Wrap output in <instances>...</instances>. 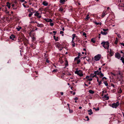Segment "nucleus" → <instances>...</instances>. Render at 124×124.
I'll use <instances>...</instances> for the list:
<instances>
[{
	"instance_id": "nucleus-1",
	"label": "nucleus",
	"mask_w": 124,
	"mask_h": 124,
	"mask_svg": "<svg viewBox=\"0 0 124 124\" xmlns=\"http://www.w3.org/2000/svg\"><path fill=\"white\" fill-rule=\"evenodd\" d=\"M101 44L105 48L108 49L109 46V43L108 42L103 41L101 43Z\"/></svg>"
},
{
	"instance_id": "nucleus-2",
	"label": "nucleus",
	"mask_w": 124,
	"mask_h": 124,
	"mask_svg": "<svg viewBox=\"0 0 124 124\" xmlns=\"http://www.w3.org/2000/svg\"><path fill=\"white\" fill-rule=\"evenodd\" d=\"M75 73L80 77L83 76V75L82 71L80 70L76 71L75 72Z\"/></svg>"
},
{
	"instance_id": "nucleus-3",
	"label": "nucleus",
	"mask_w": 124,
	"mask_h": 124,
	"mask_svg": "<svg viewBox=\"0 0 124 124\" xmlns=\"http://www.w3.org/2000/svg\"><path fill=\"white\" fill-rule=\"evenodd\" d=\"M101 54H98L94 57V60L96 61H98L101 58Z\"/></svg>"
},
{
	"instance_id": "nucleus-4",
	"label": "nucleus",
	"mask_w": 124,
	"mask_h": 124,
	"mask_svg": "<svg viewBox=\"0 0 124 124\" xmlns=\"http://www.w3.org/2000/svg\"><path fill=\"white\" fill-rule=\"evenodd\" d=\"M34 16L39 18H40L41 17V15H40V13L38 11L35 12L34 14Z\"/></svg>"
},
{
	"instance_id": "nucleus-5",
	"label": "nucleus",
	"mask_w": 124,
	"mask_h": 124,
	"mask_svg": "<svg viewBox=\"0 0 124 124\" xmlns=\"http://www.w3.org/2000/svg\"><path fill=\"white\" fill-rule=\"evenodd\" d=\"M119 105V103L117 102L116 103H114L112 104V107L113 108H116Z\"/></svg>"
},
{
	"instance_id": "nucleus-6",
	"label": "nucleus",
	"mask_w": 124,
	"mask_h": 124,
	"mask_svg": "<svg viewBox=\"0 0 124 124\" xmlns=\"http://www.w3.org/2000/svg\"><path fill=\"white\" fill-rule=\"evenodd\" d=\"M115 56L116 58L118 59H119L121 58V55L120 54L118 53H116L115 54Z\"/></svg>"
},
{
	"instance_id": "nucleus-7",
	"label": "nucleus",
	"mask_w": 124,
	"mask_h": 124,
	"mask_svg": "<svg viewBox=\"0 0 124 124\" xmlns=\"http://www.w3.org/2000/svg\"><path fill=\"white\" fill-rule=\"evenodd\" d=\"M15 36L13 34H12L10 36V39H12V40H13L15 38Z\"/></svg>"
},
{
	"instance_id": "nucleus-8",
	"label": "nucleus",
	"mask_w": 124,
	"mask_h": 124,
	"mask_svg": "<svg viewBox=\"0 0 124 124\" xmlns=\"http://www.w3.org/2000/svg\"><path fill=\"white\" fill-rule=\"evenodd\" d=\"M44 20L46 21L47 22H51L52 21L51 19L45 18L44 19Z\"/></svg>"
},
{
	"instance_id": "nucleus-9",
	"label": "nucleus",
	"mask_w": 124,
	"mask_h": 124,
	"mask_svg": "<svg viewBox=\"0 0 124 124\" xmlns=\"http://www.w3.org/2000/svg\"><path fill=\"white\" fill-rule=\"evenodd\" d=\"M61 45L60 44H57V47H58V48L59 49V47H61V48L59 49V50L60 51H61V50H62V49L63 48L62 47H61Z\"/></svg>"
},
{
	"instance_id": "nucleus-10",
	"label": "nucleus",
	"mask_w": 124,
	"mask_h": 124,
	"mask_svg": "<svg viewBox=\"0 0 124 124\" xmlns=\"http://www.w3.org/2000/svg\"><path fill=\"white\" fill-rule=\"evenodd\" d=\"M88 111L89 112L88 114L89 115H91L93 114V112L92 111L91 109H90L89 110H88Z\"/></svg>"
},
{
	"instance_id": "nucleus-11",
	"label": "nucleus",
	"mask_w": 124,
	"mask_h": 124,
	"mask_svg": "<svg viewBox=\"0 0 124 124\" xmlns=\"http://www.w3.org/2000/svg\"><path fill=\"white\" fill-rule=\"evenodd\" d=\"M107 14L106 13V11H104L102 13L101 16L102 18H103L105 16V15H106Z\"/></svg>"
},
{
	"instance_id": "nucleus-12",
	"label": "nucleus",
	"mask_w": 124,
	"mask_h": 124,
	"mask_svg": "<svg viewBox=\"0 0 124 124\" xmlns=\"http://www.w3.org/2000/svg\"><path fill=\"white\" fill-rule=\"evenodd\" d=\"M42 4L45 6H46L48 4V3L46 1L43 2Z\"/></svg>"
},
{
	"instance_id": "nucleus-13",
	"label": "nucleus",
	"mask_w": 124,
	"mask_h": 124,
	"mask_svg": "<svg viewBox=\"0 0 124 124\" xmlns=\"http://www.w3.org/2000/svg\"><path fill=\"white\" fill-rule=\"evenodd\" d=\"M37 26L39 27H42L43 26V24H39V23H37Z\"/></svg>"
},
{
	"instance_id": "nucleus-14",
	"label": "nucleus",
	"mask_w": 124,
	"mask_h": 124,
	"mask_svg": "<svg viewBox=\"0 0 124 124\" xmlns=\"http://www.w3.org/2000/svg\"><path fill=\"white\" fill-rule=\"evenodd\" d=\"M65 2V0H60V2L62 4H63Z\"/></svg>"
},
{
	"instance_id": "nucleus-15",
	"label": "nucleus",
	"mask_w": 124,
	"mask_h": 124,
	"mask_svg": "<svg viewBox=\"0 0 124 124\" xmlns=\"http://www.w3.org/2000/svg\"><path fill=\"white\" fill-rule=\"evenodd\" d=\"M96 77V75L95 74H91L90 76V77Z\"/></svg>"
},
{
	"instance_id": "nucleus-16",
	"label": "nucleus",
	"mask_w": 124,
	"mask_h": 124,
	"mask_svg": "<svg viewBox=\"0 0 124 124\" xmlns=\"http://www.w3.org/2000/svg\"><path fill=\"white\" fill-rule=\"evenodd\" d=\"M101 33L104 35H106L107 34V32H103L102 31H101Z\"/></svg>"
},
{
	"instance_id": "nucleus-17",
	"label": "nucleus",
	"mask_w": 124,
	"mask_h": 124,
	"mask_svg": "<svg viewBox=\"0 0 124 124\" xmlns=\"http://www.w3.org/2000/svg\"><path fill=\"white\" fill-rule=\"evenodd\" d=\"M7 6L9 8H10V4L8 2H7Z\"/></svg>"
},
{
	"instance_id": "nucleus-18",
	"label": "nucleus",
	"mask_w": 124,
	"mask_h": 124,
	"mask_svg": "<svg viewBox=\"0 0 124 124\" xmlns=\"http://www.w3.org/2000/svg\"><path fill=\"white\" fill-rule=\"evenodd\" d=\"M89 93L92 94H93L94 93V92L91 90H89Z\"/></svg>"
},
{
	"instance_id": "nucleus-19",
	"label": "nucleus",
	"mask_w": 124,
	"mask_h": 124,
	"mask_svg": "<svg viewBox=\"0 0 124 124\" xmlns=\"http://www.w3.org/2000/svg\"><path fill=\"white\" fill-rule=\"evenodd\" d=\"M94 74H95L96 75L97 74V75H99V72L98 70L95 71L94 72Z\"/></svg>"
},
{
	"instance_id": "nucleus-20",
	"label": "nucleus",
	"mask_w": 124,
	"mask_h": 124,
	"mask_svg": "<svg viewBox=\"0 0 124 124\" xmlns=\"http://www.w3.org/2000/svg\"><path fill=\"white\" fill-rule=\"evenodd\" d=\"M110 51L109 52L110 53V54L111 56H112L113 55V52H112L111 49H110Z\"/></svg>"
},
{
	"instance_id": "nucleus-21",
	"label": "nucleus",
	"mask_w": 124,
	"mask_h": 124,
	"mask_svg": "<svg viewBox=\"0 0 124 124\" xmlns=\"http://www.w3.org/2000/svg\"><path fill=\"white\" fill-rule=\"evenodd\" d=\"M104 83L106 86H107L108 85V84L106 81H104Z\"/></svg>"
},
{
	"instance_id": "nucleus-22",
	"label": "nucleus",
	"mask_w": 124,
	"mask_h": 124,
	"mask_svg": "<svg viewBox=\"0 0 124 124\" xmlns=\"http://www.w3.org/2000/svg\"><path fill=\"white\" fill-rule=\"evenodd\" d=\"M72 36L73 37L72 38V39L73 40H74L75 37H76V34H73L72 35Z\"/></svg>"
},
{
	"instance_id": "nucleus-23",
	"label": "nucleus",
	"mask_w": 124,
	"mask_h": 124,
	"mask_svg": "<svg viewBox=\"0 0 124 124\" xmlns=\"http://www.w3.org/2000/svg\"><path fill=\"white\" fill-rule=\"evenodd\" d=\"M79 58V55H78V56L77 57L75 58L74 60H78V59Z\"/></svg>"
},
{
	"instance_id": "nucleus-24",
	"label": "nucleus",
	"mask_w": 124,
	"mask_h": 124,
	"mask_svg": "<svg viewBox=\"0 0 124 124\" xmlns=\"http://www.w3.org/2000/svg\"><path fill=\"white\" fill-rule=\"evenodd\" d=\"M118 40L117 38H116V40L115 41V42H114L115 44H117V43L118 42Z\"/></svg>"
},
{
	"instance_id": "nucleus-25",
	"label": "nucleus",
	"mask_w": 124,
	"mask_h": 124,
	"mask_svg": "<svg viewBox=\"0 0 124 124\" xmlns=\"http://www.w3.org/2000/svg\"><path fill=\"white\" fill-rule=\"evenodd\" d=\"M120 59L122 61V62L124 64V58L122 57Z\"/></svg>"
},
{
	"instance_id": "nucleus-26",
	"label": "nucleus",
	"mask_w": 124,
	"mask_h": 124,
	"mask_svg": "<svg viewBox=\"0 0 124 124\" xmlns=\"http://www.w3.org/2000/svg\"><path fill=\"white\" fill-rule=\"evenodd\" d=\"M89 15H87L86 16V17H85V19L88 20L89 18Z\"/></svg>"
},
{
	"instance_id": "nucleus-27",
	"label": "nucleus",
	"mask_w": 124,
	"mask_h": 124,
	"mask_svg": "<svg viewBox=\"0 0 124 124\" xmlns=\"http://www.w3.org/2000/svg\"><path fill=\"white\" fill-rule=\"evenodd\" d=\"M65 64L66 66H67L68 65V62L67 60H66Z\"/></svg>"
},
{
	"instance_id": "nucleus-28",
	"label": "nucleus",
	"mask_w": 124,
	"mask_h": 124,
	"mask_svg": "<svg viewBox=\"0 0 124 124\" xmlns=\"http://www.w3.org/2000/svg\"><path fill=\"white\" fill-rule=\"evenodd\" d=\"M95 24H96L97 25H98V24H100V25H101V23H97L96 22H95Z\"/></svg>"
},
{
	"instance_id": "nucleus-29",
	"label": "nucleus",
	"mask_w": 124,
	"mask_h": 124,
	"mask_svg": "<svg viewBox=\"0 0 124 124\" xmlns=\"http://www.w3.org/2000/svg\"><path fill=\"white\" fill-rule=\"evenodd\" d=\"M91 41L93 43H95V39H92L91 40Z\"/></svg>"
},
{
	"instance_id": "nucleus-30",
	"label": "nucleus",
	"mask_w": 124,
	"mask_h": 124,
	"mask_svg": "<svg viewBox=\"0 0 124 124\" xmlns=\"http://www.w3.org/2000/svg\"><path fill=\"white\" fill-rule=\"evenodd\" d=\"M122 90H121V88H120L119 91H118V93H121L122 92Z\"/></svg>"
},
{
	"instance_id": "nucleus-31",
	"label": "nucleus",
	"mask_w": 124,
	"mask_h": 124,
	"mask_svg": "<svg viewBox=\"0 0 124 124\" xmlns=\"http://www.w3.org/2000/svg\"><path fill=\"white\" fill-rule=\"evenodd\" d=\"M21 28L22 27H20L19 28H16V29L18 31H19Z\"/></svg>"
},
{
	"instance_id": "nucleus-32",
	"label": "nucleus",
	"mask_w": 124,
	"mask_h": 124,
	"mask_svg": "<svg viewBox=\"0 0 124 124\" xmlns=\"http://www.w3.org/2000/svg\"><path fill=\"white\" fill-rule=\"evenodd\" d=\"M99 75H100V78H101L104 75L102 73H101V74H100Z\"/></svg>"
},
{
	"instance_id": "nucleus-33",
	"label": "nucleus",
	"mask_w": 124,
	"mask_h": 124,
	"mask_svg": "<svg viewBox=\"0 0 124 124\" xmlns=\"http://www.w3.org/2000/svg\"><path fill=\"white\" fill-rule=\"evenodd\" d=\"M92 78H89V79H87L86 80V82H88V81H92Z\"/></svg>"
},
{
	"instance_id": "nucleus-34",
	"label": "nucleus",
	"mask_w": 124,
	"mask_h": 124,
	"mask_svg": "<svg viewBox=\"0 0 124 124\" xmlns=\"http://www.w3.org/2000/svg\"><path fill=\"white\" fill-rule=\"evenodd\" d=\"M74 100H75L76 101H75V102L76 103L77 102V101L76 100H78V98L77 97H75L74 98Z\"/></svg>"
},
{
	"instance_id": "nucleus-35",
	"label": "nucleus",
	"mask_w": 124,
	"mask_h": 124,
	"mask_svg": "<svg viewBox=\"0 0 124 124\" xmlns=\"http://www.w3.org/2000/svg\"><path fill=\"white\" fill-rule=\"evenodd\" d=\"M33 13L31 12L29 14V17H30L33 14Z\"/></svg>"
},
{
	"instance_id": "nucleus-36",
	"label": "nucleus",
	"mask_w": 124,
	"mask_h": 124,
	"mask_svg": "<svg viewBox=\"0 0 124 124\" xmlns=\"http://www.w3.org/2000/svg\"><path fill=\"white\" fill-rule=\"evenodd\" d=\"M77 64H78L80 62V59L77 60Z\"/></svg>"
},
{
	"instance_id": "nucleus-37",
	"label": "nucleus",
	"mask_w": 124,
	"mask_h": 124,
	"mask_svg": "<svg viewBox=\"0 0 124 124\" xmlns=\"http://www.w3.org/2000/svg\"><path fill=\"white\" fill-rule=\"evenodd\" d=\"M50 25L51 26H53L54 25V23H53L50 22Z\"/></svg>"
},
{
	"instance_id": "nucleus-38",
	"label": "nucleus",
	"mask_w": 124,
	"mask_h": 124,
	"mask_svg": "<svg viewBox=\"0 0 124 124\" xmlns=\"http://www.w3.org/2000/svg\"><path fill=\"white\" fill-rule=\"evenodd\" d=\"M104 97L106 98V100H108L109 99V98L108 96H105Z\"/></svg>"
},
{
	"instance_id": "nucleus-39",
	"label": "nucleus",
	"mask_w": 124,
	"mask_h": 124,
	"mask_svg": "<svg viewBox=\"0 0 124 124\" xmlns=\"http://www.w3.org/2000/svg\"><path fill=\"white\" fill-rule=\"evenodd\" d=\"M108 29H103V30L104 31L106 32V31H108Z\"/></svg>"
},
{
	"instance_id": "nucleus-40",
	"label": "nucleus",
	"mask_w": 124,
	"mask_h": 124,
	"mask_svg": "<svg viewBox=\"0 0 124 124\" xmlns=\"http://www.w3.org/2000/svg\"><path fill=\"white\" fill-rule=\"evenodd\" d=\"M63 33V32L62 31H60V34H62V36H63L64 35Z\"/></svg>"
},
{
	"instance_id": "nucleus-41",
	"label": "nucleus",
	"mask_w": 124,
	"mask_h": 124,
	"mask_svg": "<svg viewBox=\"0 0 124 124\" xmlns=\"http://www.w3.org/2000/svg\"><path fill=\"white\" fill-rule=\"evenodd\" d=\"M57 69L54 70L52 71V72H56L57 71Z\"/></svg>"
},
{
	"instance_id": "nucleus-42",
	"label": "nucleus",
	"mask_w": 124,
	"mask_h": 124,
	"mask_svg": "<svg viewBox=\"0 0 124 124\" xmlns=\"http://www.w3.org/2000/svg\"><path fill=\"white\" fill-rule=\"evenodd\" d=\"M83 35L84 36H85V37H86V34L84 32H83Z\"/></svg>"
},
{
	"instance_id": "nucleus-43",
	"label": "nucleus",
	"mask_w": 124,
	"mask_h": 124,
	"mask_svg": "<svg viewBox=\"0 0 124 124\" xmlns=\"http://www.w3.org/2000/svg\"><path fill=\"white\" fill-rule=\"evenodd\" d=\"M63 10V9L62 8H60L59 11H62Z\"/></svg>"
},
{
	"instance_id": "nucleus-44",
	"label": "nucleus",
	"mask_w": 124,
	"mask_h": 124,
	"mask_svg": "<svg viewBox=\"0 0 124 124\" xmlns=\"http://www.w3.org/2000/svg\"><path fill=\"white\" fill-rule=\"evenodd\" d=\"M69 110L70 113H72L73 111V110H70V108H69Z\"/></svg>"
},
{
	"instance_id": "nucleus-45",
	"label": "nucleus",
	"mask_w": 124,
	"mask_h": 124,
	"mask_svg": "<svg viewBox=\"0 0 124 124\" xmlns=\"http://www.w3.org/2000/svg\"><path fill=\"white\" fill-rule=\"evenodd\" d=\"M99 83V85H100L101 84V80L100 81H99V82H98Z\"/></svg>"
},
{
	"instance_id": "nucleus-46",
	"label": "nucleus",
	"mask_w": 124,
	"mask_h": 124,
	"mask_svg": "<svg viewBox=\"0 0 124 124\" xmlns=\"http://www.w3.org/2000/svg\"><path fill=\"white\" fill-rule=\"evenodd\" d=\"M72 45L74 47L75 46V43H73L72 44Z\"/></svg>"
},
{
	"instance_id": "nucleus-47",
	"label": "nucleus",
	"mask_w": 124,
	"mask_h": 124,
	"mask_svg": "<svg viewBox=\"0 0 124 124\" xmlns=\"http://www.w3.org/2000/svg\"><path fill=\"white\" fill-rule=\"evenodd\" d=\"M117 36L119 38H121V36L119 34H118Z\"/></svg>"
},
{
	"instance_id": "nucleus-48",
	"label": "nucleus",
	"mask_w": 124,
	"mask_h": 124,
	"mask_svg": "<svg viewBox=\"0 0 124 124\" xmlns=\"http://www.w3.org/2000/svg\"><path fill=\"white\" fill-rule=\"evenodd\" d=\"M85 117L87 118V121H88L89 120V118L88 116H86Z\"/></svg>"
},
{
	"instance_id": "nucleus-49",
	"label": "nucleus",
	"mask_w": 124,
	"mask_h": 124,
	"mask_svg": "<svg viewBox=\"0 0 124 124\" xmlns=\"http://www.w3.org/2000/svg\"><path fill=\"white\" fill-rule=\"evenodd\" d=\"M90 77V76H87L85 78L88 79Z\"/></svg>"
},
{
	"instance_id": "nucleus-50",
	"label": "nucleus",
	"mask_w": 124,
	"mask_h": 124,
	"mask_svg": "<svg viewBox=\"0 0 124 124\" xmlns=\"http://www.w3.org/2000/svg\"><path fill=\"white\" fill-rule=\"evenodd\" d=\"M120 44L121 45H122L123 46H124V43H120Z\"/></svg>"
},
{
	"instance_id": "nucleus-51",
	"label": "nucleus",
	"mask_w": 124,
	"mask_h": 124,
	"mask_svg": "<svg viewBox=\"0 0 124 124\" xmlns=\"http://www.w3.org/2000/svg\"><path fill=\"white\" fill-rule=\"evenodd\" d=\"M53 33H54V34L55 35V34L56 33V32L55 31H53Z\"/></svg>"
},
{
	"instance_id": "nucleus-52",
	"label": "nucleus",
	"mask_w": 124,
	"mask_h": 124,
	"mask_svg": "<svg viewBox=\"0 0 124 124\" xmlns=\"http://www.w3.org/2000/svg\"><path fill=\"white\" fill-rule=\"evenodd\" d=\"M111 86H113L114 87H115V85H114L113 84H111Z\"/></svg>"
},
{
	"instance_id": "nucleus-53",
	"label": "nucleus",
	"mask_w": 124,
	"mask_h": 124,
	"mask_svg": "<svg viewBox=\"0 0 124 124\" xmlns=\"http://www.w3.org/2000/svg\"><path fill=\"white\" fill-rule=\"evenodd\" d=\"M107 79V78H106L105 77H104L103 78H102V79L103 80L104 79Z\"/></svg>"
},
{
	"instance_id": "nucleus-54",
	"label": "nucleus",
	"mask_w": 124,
	"mask_h": 124,
	"mask_svg": "<svg viewBox=\"0 0 124 124\" xmlns=\"http://www.w3.org/2000/svg\"><path fill=\"white\" fill-rule=\"evenodd\" d=\"M54 38V39H55V41H56L57 40V39H55V36H54V37H53Z\"/></svg>"
},
{
	"instance_id": "nucleus-55",
	"label": "nucleus",
	"mask_w": 124,
	"mask_h": 124,
	"mask_svg": "<svg viewBox=\"0 0 124 124\" xmlns=\"http://www.w3.org/2000/svg\"><path fill=\"white\" fill-rule=\"evenodd\" d=\"M21 2H23L24 1V0H20Z\"/></svg>"
},
{
	"instance_id": "nucleus-56",
	"label": "nucleus",
	"mask_w": 124,
	"mask_h": 124,
	"mask_svg": "<svg viewBox=\"0 0 124 124\" xmlns=\"http://www.w3.org/2000/svg\"><path fill=\"white\" fill-rule=\"evenodd\" d=\"M61 95H62L63 94V92H61Z\"/></svg>"
},
{
	"instance_id": "nucleus-57",
	"label": "nucleus",
	"mask_w": 124,
	"mask_h": 124,
	"mask_svg": "<svg viewBox=\"0 0 124 124\" xmlns=\"http://www.w3.org/2000/svg\"><path fill=\"white\" fill-rule=\"evenodd\" d=\"M93 109H95L96 111V109L95 107H94L93 108Z\"/></svg>"
},
{
	"instance_id": "nucleus-58",
	"label": "nucleus",
	"mask_w": 124,
	"mask_h": 124,
	"mask_svg": "<svg viewBox=\"0 0 124 124\" xmlns=\"http://www.w3.org/2000/svg\"><path fill=\"white\" fill-rule=\"evenodd\" d=\"M85 84V86H88V85H87L86 84H85H85Z\"/></svg>"
},
{
	"instance_id": "nucleus-59",
	"label": "nucleus",
	"mask_w": 124,
	"mask_h": 124,
	"mask_svg": "<svg viewBox=\"0 0 124 124\" xmlns=\"http://www.w3.org/2000/svg\"><path fill=\"white\" fill-rule=\"evenodd\" d=\"M99 108H98L97 109H96V110H99Z\"/></svg>"
},
{
	"instance_id": "nucleus-60",
	"label": "nucleus",
	"mask_w": 124,
	"mask_h": 124,
	"mask_svg": "<svg viewBox=\"0 0 124 124\" xmlns=\"http://www.w3.org/2000/svg\"><path fill=\"white\" fill-rule=\"evenodd\" d=\"M120 52H121V53H122L124 54V53H123V51H121Z\"/></svg>"
},
{
	"instance_id": "nucleus-61",
	"label": "nucleus",
	"mask_w": 124,
	"mask_h": 124,
	"mask_svg": "<svg viewBox=\"0 0 124 124\" xmlns=\"http://www.w3.org/2000/svg\"><path fill=\"white\" fill-rule=\"evenodd\" d=\"M82 108V107H81L80 106L79 107V109H81Z\"/></svg>"
},
{
	"instance_id": "nucleus-62",
	"label": "nucleus",
	"mask_w": 124,
	"mask_h": 124,
	"mask_svg": "<svg viewBox=\"0 0 124 124\" xmlns=\"http://www.w3.org/2000/svg\"><path fill=\"white\" fill-rule=\"evenodd\" d=\"M62 31H64V28L63 27V28H62Z\"/></svg>"
},
{
	"instance_id": "nucleus-63",
	"label": "nucleus",
	"mask_w": 124,
	"mask_h": 124,
	"mask_svg": "<svg viewBox=\"0 0 124 124\" xmlns=\"http://www.w3.org/2000/svg\"><path fill=\"white\" fill-rule=\"evenodd\" d=\"M75 92H74L73 93V95H75Z\"/></svg>"
},
{
	"instance_id": "nucleus-64",
	"label": "nucleus",
	"mask_w": 124,
	"mask_h": 124,
	"mask_svg": "<svg viewBox=\"0 0 124 124\" xmlns=\"http://www.w3.org/2000/svg\"><path fill=\"white\" fill-rule=\"evenodd\" d=\"M101 68H99V70H101Z\"/></svg>"
}]
</instances>
